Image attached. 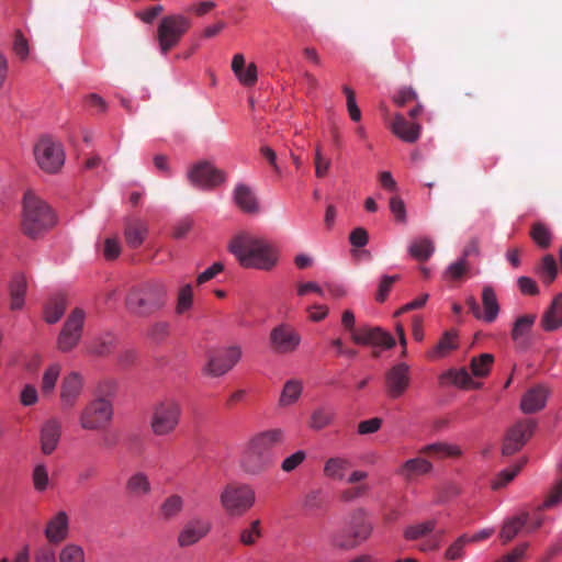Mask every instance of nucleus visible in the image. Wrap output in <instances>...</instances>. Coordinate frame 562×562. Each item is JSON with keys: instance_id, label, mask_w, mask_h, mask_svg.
I'll use <instances>...</instances> for the list:
<instances>
[{"instance_id": "obj_5", "label": "nucleus", "mask_w": 562, "mask_h": 562, "mask_svg": "<svg viewBox=\"0 0 562 562\" xmlns=\"http://www.w3.org/2000/svg\"><path fill=\"white\" fill-rule=\"evenodd\" d=\"M182 416V405L175 397L158 401L151 411L150 429L156 436H168L176 431Z\"/></svg>"}, {"instance_id": "obj_64", "label": "nucleus", "mask_w": 562, "mask_h": 562, "mask_svg": "<svg viewBox=\"0 0 562 562\" xmlns=\"http://www.w3.org/2000/svg\"><path fill=\"white\" fill-rule=\"evenodd\" d=\"M562 502V479L558 482V484L553 487L550 495L543 502L541 509L549 508L554 506L555 504Z\"/></svg>"}, {"instance_id": "obj_15", "label": "nucleus", "mask_w": 562, "mask_h": 562, "mask_svg": "<svg viewBox=\"0 0 562 562\" xmlns=\"http://www.w3.org/2000/svg\"><path fill=\"white\" fill-rule=\"evenodd\" d=\"M536 424L530 419H524L516 423L505 437L502 452L504 456L516 453L532 436Z\"/></svg>"}, {"instance_id": "obj_48", "label": "nucleus", "mask_w": 562, "mask_h": 562, "mask_svg": "<svg viewBox=\"0 0 562 562\" xmlns=\"http://www.w3.org/2000/svg\"><path fill=\"white\" fill-rule=\"evenodd\" d=\"M115 344V337L112 334H106L88 347V352L95 356H105L111 352Z\"/></svg>"}, {"instance_id": "obj_9", "label": "nucleus", "mask_w": 562, "mask_h": 562, "mask_svg": "<svg viewBox=\"0 0 562 562\" xmlns=\"http://www.w3.org/2000/svg\"><path fill=\"white\" fill-rule=\"evenodd\" d=\"M34 157L38 167L48 173L57 172L65 161L61 145L50 137H42L36 143L34 147Z\"/></svg>"}, {"instance_id": "obj_39", "label": "nucleus", "mask_w": 562, "mask_h": 562, "mask_svg": "<svg viewBox=\"0 0 562 562\" xmlns=\"http://www.w3.org/2000/svg\"><path fill=\"white\" fill-rule=\"evenodd\" d=\"M420 453L438 458L459 457L461 454V450L458 446L448 445L446 442H435L422 448Z\"/></svg>"}, {"instance_id": "obj_28", "label": "nucleus", "mask_w": 562, "mask_h": 562, "mask_svg": "<svg viewBox=\"0 0 562 562\" xmlns=\"http://www.w3.org/2000/svg\"><path fill=\"white\" fill-rule=\"evenodd\" d=\"M147 225L140 220H127L125 223L124 237L128 247L138 248L145 240Z\"/></svg>"}, {"instance_id": "obj_10", "label": "nucleus", "mask_w": 562, "mask_h": 562, "mask_svg": "<svg viewBox=\"0 0 562 562\" xmlns=\"http://www.w3.org/2000/svg\"><path fill=\"white\" fill-rule=\"evenodd\" d=\"M112 417V404L103 397H98L87 404L81 412L80 426L87 430H101L110 424Z\"/></svg>"}, {"instance_id": "obj_6", "label": "nucleus", "mask_w": 562, "mask_h": 562, "mask_svg": "<svg viewBox=\"0 0 562 562\" xmlns=\"http://www.w3.org/2000/svg\"><path fill=\"white\" fill-rule=\"evenodd\" d=\"M255 490L244 483L226 484L220 493V504L231 517L244 516L255 504Z\"/></svg>"}, {"instance_id": "obj_34", "label": "nucleus", "mask_w": 562, "mask_h": 562, "mask_svg": "<svg viewBox=\"0 0 562 562\" xmlns=\"http://www.w3.org/2000/svg\"><path fill=\"white\" fill-rule=\"evenodd\" d=\"M528 522V513L522 512L504 521L499 537L504 543L513 540Z\"/></svg>"}, {"instance_id": "obj_36", "label": "nucleus", "mask_w": 562, "mask_h": 562, "mask_svg": "<svg viewBox=\"0 0 562 562\" xmlns=\"http://www.w3.org/2000/svg\"><path fill=\"white\" fill-rule=\"evenodd\" d=\"M435 251V245L429 238H418L414 240L409 247V255L418 261L428 260Z\"/></svg>"}, {"instance_id": "obj_22", "label": "nucleus", "mask_w": 562, "mask_h": 562, "mask_svg": "<svg viewBox=\"0 0 562 562\" xmlns=\"http://www.w3.org/2000/svg\"><path fill=\"white\" fill-rule=\"evenodd\" d=\"M351 468V460L345 456L328 458L323 468L324 476L331 481H346Z\"/></svg>"}, {"instance_id": "obj_37", "label": "nucleus", "mask_w": 562, "mask_h": 562, "mask_svg": "<svg viewBox=\"0 0 562 562\" xmlns=\"http://www.w3.org/2000/svg\"><path fill=\"white\" fill-rule=\"evenodd\" d=\"M303 391L302 383L299 380H289L285 382L279 398V405L282 407L294 404Z\"/></svg>"}, {"instance_id": "obj_16", "label": "nucleus", "mask_w": 562, "mask_h": 562, "mask_svg": "<svg viewBox=\"0 0 562 562\" xmlns=\"http://www.w3.org/2000/svg\"><path fill=\"white\" fill-rule=\"evenodd\" d=\"M409 368L405 363L392 367L385 374L386 394L391 398L401 397L409 386Z\"/></svg>"}, {"instance_id": "obj_8", "label": "nucleus", "mask_w": 562, "mask_h": 562, "mask_svg": "<svg viewBox=\"0 0 562 562\" xmlns=\"http://www.w3.org/2000/svg\"><path fill=\"white\" fill-rule=\"evenodd\" d=\"M190 20L183 15L171 14L164 16L157 29L160 52L166 55L176 47L190 29Z\"/></svg>"}, {"instance_id": "obj_26", "label": "nucleus", "mask_w": 562, "mask_h": 562, "mask_svg": "<svg viewBox=\"0 0 562 562\" xmlns=\"http://www.w3.org/2000/svg\"><path fill=\"white\" fill-rule=\"evenodd\" d=\"M536 318L535 314H527L519 316L515 321L510 336L517 347L524 349L528 347V335L531 331Z\"/></svg>"}, {"instance_id": "obj_2", "label": "nucleus", "mask_w": 562, "mask_h": 562, "mask_svg": "<svg viewBox=\"0 0 562 562\" xmlns=\"http://www.w3.org/2000/svg\"><path fill=\"white\" fill-rule=\"evenodd\" d=\"M57 223L53 209L34 192L27 191L23 196L21 229L32 239L42 237Z\"/></svg>"}, {"instance_id": "obj_33", "label": "nucleus", "mask_w": 562, "mask_h": 562, "mask_svg": "<svg viewBox=\"0 0 562 562\" xmlns=\"http://www.w3.org/2000/svg\"><path fill=\"white\" fill-rule=\"evenodd\" d=\"M126 491L133 497H144L151 492L149 477L144 472L132 474L126 481Z\"/></svg>"}, {"instance_id": "obj_32", "label": "nucleus", "mask_w": 562, "mask_h": 562, "mask_svg": "<svg viewBox=\"0 0 562 562\" xmlns=\"http://www.w3.org/2000/svg\"><path fill=\"white\" fill-rule=\"evenodd\" d=\"M184 499L179 494L167 496L159 506V516L164 521L176 519L183 510Z\"/></svg>"}, {"instance_id": "obj_61", "label": "nucleus", "mask_w": 562, "mask_h": 562, "mask_svg": "<svg viewBox=\"0 0 562 562\" xmlns=\"http://www.w3.org/2000/svg\"><path fill=\"white\" fill-rule=\"evenodd\" d=\"M306 458L304 451L299 450L290 457L285 458L281 464V469L284 472H291L296 469Z\"/></svg>"}, {"instance_id": "obj_19", "label": "nucleus", "mask_w": 562, "mask_h": 562, "mask_svg": "<svg viewBox=\"0 0 562 562\" xmlns=\"http://www.w3.org/2000/svg\"><path fill=\"white\" fill-rule=\"evenodd\" d=\"M61 437V424L56 418L46 420L40 432L41 451L45 456L52 454Z\"/></svg>"}, {"instance_id": "obj_14", "label": "nucleus", "mask_w": 562, "mask_h": 562, "mask_svg": "<svg viewBox=\"0 0 562 562\" xmlns=\"http://www.w3.org/2000/svg\"><path fill=\"white\" fill-rule=\"evenodd\" d=\"M269 342L276 353H293L300 346L301 335L292 326L280 324L271 330Z\"/></svg>"}, {"instance_id": "obj_62", "label": "nucleus", "mask_w": 562, "mask_h": 562, "mask_svg": "<svg viewBox=\"0 0 562 562\" xmlns=\"http://www.w3.org/2000/svg\"><path fill=\"white\" fill-rule=\"evenodd\" d=\"M390 210L395 216L396 221L404 223L406 221V209L404 201L400 196H392L390 199Z\"/></svg>"}, {"instance_id": "obj_27", "label": "nucleus", "mask_w": 562, "mask_h": 562, "mask_svg": "<svg viewBox=\"0 0 562 562\" xmlns=\"http://www.w3.org/2000/svg\"><path fill=\"white\" fill-rule=\"evenodd\" d=\"M234 201L237 206L245 213H257L259 210L258 201L252 190L244 184L239 183L234 189Z\"/></svg>"}, {"instance_id": "obj_7", "label": "nucleus", "mask_w": 562, "mask_h": 562, "mask_svg": "<svg viewBox=\"0 0 562 562\" xmlns=\"http://www.w3.org/2000/svg\"><path fill=\"white\" fill-rule=\"evenodd\" d=\"M372 532V525L367 519L363 508H357L349 515L347 531L338 532L333 537V544L340 549H352L366 541Z\"/></svg>"}, {"instance_id": "obj_44", "label": "nucleus", "mask_w": 562, "mask_h": 562, "mask_svg": "<svg viewBox=\"0 0 562 562\" xmlns=\"http://www.w3.org/2000/svg\"><path fill=\"white\" fill-rule=\"evenodd\" d=\"M494 362V357L491 353H482L471 360L472 374L477 378H484L488 374L491 367Z\"/></svg>"}, {"instance_id": "obj_18", "label": "nucleus", "mask_w": 562, "mask_h": 562, "mask_svg": "<svg viewBox=\"0 0 562 562\" xmlns=\"http://www.w3.org/2000/svg\"><path fill=\"white\" fill-rule=\"evenodd\" d=\"M351 340L358 345H374L384 348L395 346V339L380 327H362L352 331Z\"/></svg>"}, {"instance_id": "obj_12", "label": "nucleus", "mask_w": 562, "mask_h": 562, "mask_svg": "<svg viewBox=\"0 0 562 562\" xmlns=\"http://www.w3.org/2000/svg\"><path fill=\"white\" fill-rule=\"evenodd\" d=\"M188 179L194 187L213 189L226 181V173L209 161H199L188 170Z\"/></svg>"}, {"instance_id": "obj_30", "label": "nucleus", "mask_w": 562, "mask_h": 562, "mask_svg": "<svg viewBox=\"0 0 562 562\" xmlns=\"http://www.w3.org/2000/svg\"><path fill=\"white\" fill-rule=\"evenodd\" d=\"M542 327L547 331H552L562 326V293L558 294L548 311L543 314Z\"/></svg>"}, {"instance_id": "obj_51", "label": "nucleus", "mask_w": 562, "mask_h": 562, "mask_svg": "<svg viewBox=\"0 0 562 562\" xmlns=\"http://www.w3.org/2000/svg\"><path fill=\"white\" fill-rule=\"evenodd\" d=\"M59 561L60 562H85V551L82 547L68 543L66 544L59 552Z\"/></svg>"}, {"instance_id": "obj_20", "label": "nucleus", "mask_w": 562, "mask_h": 562, "mask_svg": "<svg viewBox=\"0 0 562 562\" xmlns=\"http://www.w3.org/2000/svg\"><path fill=\"white\" fill-rule=\"evenodd\" d=\"M69 532V518L66 512L60 510L54 515L45 528V537L49 543L57 544L63 542Z\"/></svg>"}, {"instance_id": "obj_43", "label": "nucleus", "mask_w": 562, "mask_h": 562, "mask_svg": "<svg viewBox=\"0 0 562 562\" xmlns=\"http://www.w3.org/2000/svg\"><path fill=\"white\" fill-rule=\"evenodd\" d=\"M537 272L544 283H552L558 274V267L554 257L552 255L544 256L537 269Z\"/></svg>"}, {"instance_id": "obj_54", "label": "nucleus", "mask_w": 562, "mask_h": 562, "mask_svg": "<svg viewBox=\"0 0 562 562\" xmlns=\"http://www.w3.org/2000/svg\"><path fill=\"white\" fill-rule=\"evenodd\" d=\"M469 270V263L464 258H460L456 262L448 266L445 271V277L451 280H458L462 278Z\"/></svg>"}, {"instance_id": "obj_31", "label": "nucleus", "mask_w": 562, "mask_h": 562, "mask_svg": "<svg viewBox=\"0 0 562 562\" xmlns=\"http://www.w3.org/2000/svg\"><path fill=\"white\" fill-rule=\"evenodd\" d=\"M482 319L486 323H493L499 313V305L495 290L491 285H484L482 289Z\"/></svg>"}, {"instance_id": "obj_50", "label": "nucleus", "mask_w": 562, "mask_h": 562, "mask_svg": "<svg viewBox=\"0 0 562 562\" xmlns=\"http://www.w3.org/2000/svg\"><path fill=\"white\" fill-rule=\"evenodd\" d=\"M454 348H457L456 334L452 331H447L443 334L438 344L434 347L430 357H443Z\"/></svg>"}, {"instance_id": "obj_21", "label": "nucleus", "mask_w": 562, "mask_h": 562, "mask_svg": "<svg viewBox=\"0 0 562 562\" xmlns=\"http://www.w3.org/2000/svg\"><path fill=\"white\" fill-rule=\"evenodd\" d=\"M82 389V379L79 373L71 372L64 378L61 383L60 398L64 407L70 408L75 405Z\"/></svg>"}, {"instance_id": "obj_42", "label": "nucleus", "mask_w": 562, "mask_h": 562, "mask_svg": "<svg viewBox=\"0 0 562 562\" xmlns=\"http://www.w3.org/2000/svg\"><path fill=\"white\" fill-rule=\"evenodd\" d=\"M436 525L437 522L435 519H429L416 525L408 526L404 530V538L411 541L420 539L432 532L436 528Z\"/></svg>"}, {"instance_id": "obj_59", "label": "nucleus", "mask_w": 562, "mask_h": 562, "mask_svg": "<svg viewBox=\"0 0 562 562\" xmlns=\"http://www.w3.org/2000/svg\"><path fill=\"white\" fill-rule=\"evenodd\" d=\"M470 542V539L467 535L458 538L446 551V557L449 560L459 559L462 555V550L467 543Z\"/></svg>"}, {"instance_id": "obj_29", "label": "nucleus", "mask_w": 562, "mask_h": 562, "mask_svg": "<svg viewBox=\"0 0 562 562\" xmlns=\"http://www.w3.org/2000/svg\"><path fill=\"white\" fill-rule=\"evenodd\" d=\"M27 290V281L23 274H15L9 285L10 308L19 311L24 305V297Z\"/></svg>"}, {"instance_id": "obj_60", "label": "nucleus", "mask_w": 562, "mask_h": 562, "mask_svg": "<svg viewBox=\"0 0 562 562\" xmlns=\"http://www.w3.org/2000/svg\"><path fill=\"white\" fill-rule=\"evenodd\" d=\"M241 85L246 87H251L257 82V66L251 63L247 66V68L236 76Z\"/></svg>"}, {"instance_id": "obj_11", "label": "nucleus", "mask_w": 562, "mask_h": 562, "mask_svg": "<svg viewBox=\"0 0 562 562\" xmlns=\"http://www.w3.org/2000/svg\"><path fill=\"white\" fill-rule=\"evenodd\" d=\"M85 319L86 313L79 307L68 315L56 341L59 351L69 352L77 347L82 336Z\"/></svg>"}, {"instance_id": "obj_55", "label": "nucleus", "mask_w": 562, "mask_h": 562, "mask_svg": "<svg viewBox=\"0 0 562 562\" xmlns=\"http://www.w3.org/2000/svg\"><path fill=\"white\" fill-rule=\"evenodd\" d=\"M524 463L514 465L510 469L503 470L497 477L493 481L492 487L494 490L502 488L506 484H508L510 481L514 480V477L518 474Z\"/></svg>"}, {"instance_id": "obj_23", "label": "nucleus", "mask_w": 562, "mask_h": 562, "mask_svg": "<svg viewBox=\"0 0 562 562\" xmlns=\"http://www.w3.org/2000/svg\"><path fill=\"white\" fill-rule=\"evenodd\" d=\"M432 470V464L424 458H413L405 461L397 470L396 474L407 482L415 480L420 475L428 474Z\"/></svg>"}, {"instance_id": "obj_38", "label": "nucleus", "mask_w": 562, "mask_h": 562, "mask_svg": "<svg viewBox=\"0 0 562 562\" xmlns=\"http://www.w3.org/2000/svg\"><path fill=\"white\" fill-rule=\"evenodd\" d=\"M442 379L462 389H479L481 386L480 382L472 380L465 369L450 370L442 375Z\"/></svg>"}, {"instance_id": "obj_49", "label": "nucleus", "mask_w": 562, "mask_h": 562, "mask_svg": "<svg viewBox=\"0 0 562 562\" xmlns=\"http://www.w3.org/2000/svg\"><path fill=\"white\" fill-rule=\"evenodd\" d=\"M369 492V484H357L340 491L338 498L342 503H352L364 497Z\"/></svg>"}, {"instance_id": "obj_40", "label": "nucleus", "mask_w": 562, "mask_h": 562, "mask_svg": "<svg viewBox=\"0 0 562 562\" xmlns=\"http://www.w3.org/2000/svg\"><path fill=\"white\" fill-rule=\"evenodd\" d=\"M66 310V299L63 295L53 297L45 306V321L48 324L57 323Z\"/></svg>"}, {"instance_id": "obj_57", "label": "nucleus", "mask_w": 562, "mask_h": 562, "mask_svg": "<svg viewBox=\"0 0 562 562\" xmlns=\"http://www.w3.org/2000/svg\"><path fill=\"white\" fill-rule=\"evenodd\" d=\"M330 159L325 158L322 153V148L319 145L315 148V156H314V165H315V175L317 178H324L329 168H330Z\"/></svg>"}, {"instance_id": "obj_25", "label": "nucleus", "mask_w": 562, "mask_h": 562, "mask_svg": "<svg viewBox=\"0 0 562 562\" xmlns=\"http://www.w3.org/2000/svg\"><path fill=\"white\" fill-rule=\"evenodd\" d=\"M391 131L406 143H415L420 134V125L409 123L402 114H396L390 124Z\"/></svg>"}, {"instance_id": "obj_53", "label": "nucleus", "mask_w": 562, "mask_h": 562, "mask_svg": "<svg viewBox=\"0 0 562 562\" xmlns=\"http://www.w3.org/2000/svg\"><path fill=\"white\" fill-rule=\"evenodd\" d=\"M34 488L38 492H43L49 484V477L47 469L44 464L35 465L32 474Z\"/></svg>"}, {"instance_id": "obj_45", "label": "nucleus", "mask_w": 562, "mask_h": 562, "mask_svg": "<svg viewBox=\"0 0 562 562\" xmlns=\"http://www.w3.org/2000/svg\"><path fill=\"white\" fill-rule=\"evenodd\" d=\"M334 412L328 408H316L311 416L310 427L314 430H321L331 424L334 419Z\"/></svg>"}, {"instance_id": "obj_41", "label": "nucleus", "mask_w": 562, "mask_h": 562, "mask_svg": "<svg viewBox=\"0 0 562 562\" xmlns=\"http://www.w3.org/2000/svg\"><path fill=\"white\" fill-rule=\"evenodd\" d=\"M60 370L61 367L58 363H53L45 370L41 382V392L43 396H49L53 394Z\"/></svg>"}, {"instance_id": "obj_4", "label": "nucleus", "mask_w": 562, "mask_h": 562, "mask_svg": "<svg viewBox=\"0 0 562 562\" xmlns=\"http://www.w3.org/2000/svg\"><path fill=\"white\" fill-rule=\"evenodd\" d=\"M167 296V284L162 280H153L131 290L126 306L138 316H149L165 306Z\"/></svg>"}, {"instance_id": "obj_35", "label": "nucleus", "mask_w": 562, "mask_h": 562, "mask_svg": "<svg viewBox=\"0 0 562 562\" xmlns=\"http://www.w3.org/2000/svg\"><path fill=\"white\" fill-rule=\"evenodd\" d=\"M262 536L261 521L259 519H255L250 521L247 527L239 530L238 541L244 547H254Z\"/></svg>"}, {"instance_id": "obj_63", "label": "nucleus", "mask_w": 562, "mask_h": 562, "mask_svg": "<svg viewBox=\"0 0 562 562\" xmlns=\"http://www.w3.org/2000/svg\"><path fill=\"white\" fill-rule=\"evenodd\" d=\"M382 426V419L379 417H374L371 419H367L360 422L358 424V432L360 435H369L376 432Z\"/></svg>"}, {"instance_id": "obj_52", "label": "nucleus", "mask_w": 562, "mask_h": 562, "mask_svg": "<svg viewBox=\"0 0 562 562\" xmlns=\"http://www.w3.org/2000/svg\"><path fill=\"white\" fill-rule=\"evenodd\" d=\"M170 334V324L166 321L153 323L147 329V337L155 342H162Z\"/></svg>"}, {"instance_id": "obj_17", "label": "nucleus", "mask_w": 562, "mask_h": 562, "mask_svg": "<svg viewBox=\"0 0 562 562\" xmlns=\"http://www.w3.org/2000/svg\"><path fill=\"white\" fill-rule=\"evenodd\" d=\"M211 530V524L200 517L189 520L178 535V546L187 548L195 544Z\"/></svg>"}, {"instance_id": "obj_46", "label": "nucleus", "mask_w": 562, "mask_h": 562, "mask_svg": "<svg viewBox=\"0 0 562 562\" xmlns=\"http://www.w3.org/2000/svg\"><path fill=\"white\" fill-rule=\"evenodd\" d=\"M530 237L542 249H547L551 245L552 234L543 223L532 225Z\"/></svg>"}, {"instance_id": "obj_47", "label": "nucleus", "mask_w": 562, "mask_h": 562, "mask_svg": "<svg viewBox=\"0 0 562 562\" xmlns=\"http://www.w3.org/2000/svg\"><path fill=\"white\" fill-rule=\"evenodd\" d=\"M193 305V289L191 284H184L179 289L177 296L176 313L179 315L184 314Z\"/></svg>"}, {"instance_id": "obj_1", "label": "nucleus", "mask_w": 562, "mask_h": 562, "mask_svg": "<svg viewBox=\"0 0 562 562\" xmlns=\"http://www.w3.org/2000/svg\"><path fill=\"white\" fill-rule=\"evenodd\" d=\"M281 429H270L254 436L245 446L240 465L247 473L259 474L273 462L272 449L283 441Z\"/></svg>"}, {"instance_id": "obj_58", "label": "nucleus", "mask_w": 562, "mask_h": 562, "mask_svg": "<svg viewBox=\"0 0 562 562\" xmlns=\"http://www.w3.org/2000/svg\"><path fill=\"white\" fill-rule=\"evenodd\" d=\"M400 279V276H384L379 284L376 301L384 302L391 291L392 285Z\"/></svg>"}, {"instance_id": "obj_13", "label": "nucleus", "mask_w": 562, "mask_h": 562, "mask_svg": "<svg viewBox=\"0 0 562 562\" xmlns=\"http://www.w3.org/2000/svg\"><path fill=\"white\" fill-rule=\"evenodd\" d=\"M241 358V349L238 346H231L226 349L215 351L209 356L203 369L204 373L211 376H221L234 368Z\"/></svg>"}, {"instance_id": "obj_24", "label": "nucleus", "mask_w": 562, "mask_h": 562, "mask_svg": "<svg viewBox=\"0 0 562 562\" xmlns=\"http://www.w3.org/2000/svg\"><path fill=\"white\" fill-rule=\"evenodd\" d=\"M549 391L543 385H537L528 390L521 398L522 412L531 414L542 409L546 405Z\"/></svg>"}, {"instance_id": "obj_56", "label": "nucleus", "mask_w": 562, "mask_h": 562, "mask_svg": "<svg viewBox=\"0 0 562 562\" xmlns=\"http://www.w3.org/2000/svg\"><path fill=\"white\" fill-rule=\"evenodd\" d=\"M342 91L347 99V110L350 115V119L355 122H359L361 120V111L356 103L355 91L348 86H345L342 88Z\"/></svg>"}, {"instance_id": "obj_3", "label": "nucleus", "mask_w": 562, "mask_h": 562, "mask_svg": "<svg viewBox=\"0 0 562 562\" xmlns=\"http://www.w3.org/2000/svg\"><path fill=\"white\" fill-rule=\"evenodd\" d=\"M229 250L245 268L269 270L276 265V255L263 239L248 234L237 235L229 244Z\"/></svg>"}]
</instances>
